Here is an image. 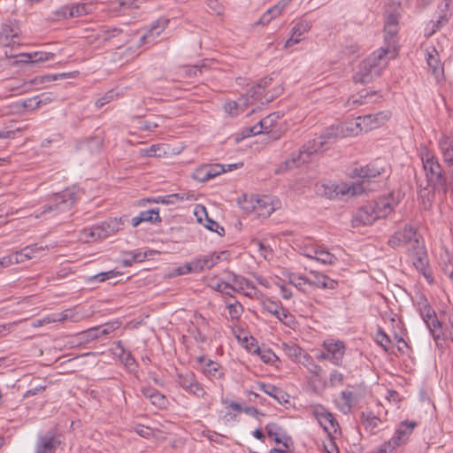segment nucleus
<instances>
[{
    "mask_svg": "<svg viewBox=\"0 0 453 453\" xmlns=\"http://www.w3.org/2000/svg\"><path fill=\"white\" fill-rule=\"evenodd\" d=\"M344 123L340 126H331L327 127L324 133L319 136V139H321L322 144L325 146L329 142V141L334 140L339 134L342 135H349L346 131V127H344Z\"/></svg>",
    "mask_w": 453,
    "mask_h": 453,
    "instance_id": "obj_32",
    "label": "nucleus"
},
{
    "mask_svg": "<svg viewBox=\"0 0 453 453\" xmlns=\"http://www.w3.org/2000/svg\"><path fill=\"white\" fill-rule=\"evenodd\" d=\"M420 158L428 184L435 192L445 196L451 182L448 181L437 157L424 146L420 149Z\"/></svg>",
    "mask_w": 453,
    "mask_h": 453,
    "instance_id": "obj_2",
    "label": "nucleus"
},
{
    "mask_svg": "<svg viewBox=\"0 0 453 453\" xmlns=\"http://www.w3.org/2000/svg\"><path fill=\"white\" fill-rule=\"evenodd\" d=\"M276 318L286 326H291L294 323V317L283 306L280 308Z\"/></svg>",
    "mask_w": 453,
    "mask_h": 453,
    "instance_id": "obj_57",
    "label": "nucleus"
},
{
    "mask_svg": "<svg viewBox=\"0 0 453 453\" xmlns=\"http://www.w3.org/2000/svg\"><path fill=\"white\" fill-rule=\"evenodd\" d=\"M398 31H399V15L389 13L385 19L384 24V40L385 44L392 48L398 49Z\"/></svg>",
    "mask_w": 453,
    "mask_h": 453,
    "instance_id": "obj_13",
    "label": "nucleus"
},
{
    "mask_svg": "<svg viewBox=\"0 0 453 453\" xmlns=\"http://www.w3.org/2000/svg\"><path fill=\"white\" fill-rule=\"evenodd\" d=\"M441 269L443 273L452 281L453 283V257L446 256V259L442 261Z\"/></svg>",
    "mask_w": 453,
    "mask_h": 453,
    "instance_id": "obj_51",
    "label": "nucleus"
},
{
    "mask_svg": "<svg viewBox=\"0 0 453 453\" xmlns=\"http://www.w3.org/2000/svg\"><path fill=\"white\" fill-rule=\"evenodd\" d=\"M151 403L158 408L165 407L166 403V399L164 395H162L158 390H156L154 395H152L151 398L150 399Z\"/></svg>",
    "mask_w": 453,
    "mask_h": 453,
    "instance_id": "obj_63",
    "label": "nucleus"
},
{
    "mask_svg": "<svg viewBox=\"0 0 453 453\" xmlns=\"http://www.w3.org/2000/svg\"><path fill=\"white\" fill-rule=\"evenodd\" d=\"M168 25V19H158L154 21L150 28L144 33L140 38L139 46L144 44H152L156 42V39L161 35Z\"/></svg>",
    "mask_w": 453,
    "mask_h": 453,
    "instance_id": "obj_22",
    "label": "nucleus"
},
{
    "mask_svg": "<svg viewBox=\"0 0 453 453\" xmlns=\"http://www.w3.org/2000/svg\"><path fill=\"white\" fill-rule=\"evenodd\" d=\"M272 81V79L263 80L260 81L259 83L256 88H253L250 89L246 95V96H243L239 99V103L235 101H229L226 102L224 105V109L226 112H228L230 115H236L237 114V109L238 106L242 104L243 106H246L248 104H253L252 101L250 100V98H254L255 100H260V96L265 92V87L268 85V83Z\"/></svg>",
    "mask_w": 453,
    "mask_h": 453,
    "instance_id": "obj_10",
    "label": "nucleus"
},
{
    "mask_svg": "<svg viewBox=\"0 0 453 453\" xmlns=\"http://www.w3.org/2000/svg\"><path fill=\"white\" fill-rule=\"evenodd\" d=\"M315 256H317V261L324 265H334L337 262V257L323 247H318Z\"/></svg>",
    "mask_w": 453,
    "mask_h": 453,
    "instance_id": "obj_39",
    "label": "nucleus"
},
{
    "mask_svg": "<svg viewBox=\"0 0 453 453\" xmlns=\"http://www.w3.org/2000/svg\"><path fill=\"white\" fill-rule=\"evenodd\" d=\"M313 415L328 435H332L333 433L337 432L339 427L338 422L333 414L327 411L325 408H316L313 411Z\"/></svg>",
    "mask_w": 453,
    "mask_h": 453,
    "instance_id": "obj_19",
    "label": "nucleus"
},
{
    "mask_svg": "<svg viewBox=\"0 0 453 453\" xmlns=\"http://www.w3.org/2000/svg\"><path fill=\"white\" fill-rule=\"evenodd\" d=\"M282 349L288 357L299 363L306 355V352L294 342L282 343Z\"/></svg>",
    "mask_w": 453,
    "mask_h": 453,
    "instance_id": "obj_34",
    "label": "nucleus"
},
{
    "mask_svg": "<svg viewBox=\"0 0 453 453\" xmlns=\"http://www.w3.org/2000/svg\"><path fill=\"white\" fill-rule=\"evenodd\" d=\"M279 115L276 112L267 115L258 122V125L250 127L246 130L245 136L258 134L261 133H269L276 126Z\"/></svg>",
    "mask_w": 453,
    "mask_h": 453,
    "instance_id": "obj_23",
    "label": "nucleus"
},
{
    "mask_svg": "<svg viewBox=\"0 0 453 453\" xmlns=\"http://www.w3.org/2000/svg\"><path fill=\"white\" fill-rule=\"evenodd\" d=\"M127 220V219L126 217L119 219L113 218L109 219L108 220L101 223L100 225H97L102 239H106L109 236L115 234L116 233L120 231L123 228L124 224Z\"/></svg>",
    "mask_w": 453,
    "mask_h": 453,
    "instance_id": "obj_24",
    "label": "nucleus"
},
{
    "mask_svg": "<svg viewBox=\"0 0 453 453\" xmlns=\"http://www.w3.org/2000/svg\"><path fill=\"white\" fill-rule=\"evenodd\" d=\"M175 381L188 394L203 400L200 409L204 411L211 409L214 398L207 392L205 387L198 381L193 372L185 371L177 372Z\"/></svg>",
    "mask_w": 453,
    "mask_h": 453,
    "instance_id": "obj_3",
    "label": "nucleus"
},
{
    "mask_svg": "<svg viewBox=\"0 0 453 453\" xmlns=\"http://www.w3.org/2000/svg\"><path fill=\"white\" fill-rule=\"evenodd\" d=\"M266 433L269 437L273 438L276 443H281L282 441L280 438L281 427L275 423H269L265 426Z\"/></svg>",
    "mask_w": 453,
    "mask_h": 453,
    "instance_id": "obj_47",
    "label": "nucleus"
},
{
    "mask_svg": "<svg viewBox=\"0 0 453 453\" xmlns=\"http://www.w3.org/2000/svg\"><path fill=\"white\" fill-rule=\"evenodd\" d=\"M198 364L203 365V373L210 379H219L223 376V372L219 364L212 361L206 360L204 357H198L196 358Z\"/></svg>",
    "mask_w": 453,
    "mask_h": 453,
    "instance_id": "obj_26",
    "label": "nucleus"
},
{
    "mask_svg": "<svg viewBox=\"0 0 453 453\" xmlns=\"http://www.w3.org/2000/svg\"><path fill=\"white\" fill-rule=\"evenodd\" d=\"M26 248L31 249L29 256H31L32 258L38 257L45 253V251L48 250L47 245H42L39 243H35L29 246H27Z\"/></svg>",
    "mask_w": 453,
    "mask_h": 453,
    "instance_id": "obj_55",
    "label": "nucleus"
},
{
    "mask_svg": "<svg viewBox=\"0 0 453 453\" xmlns=\"http://www.w3.org/2000/svg\"><path fill=\"white\" fill-rule=\"evenodd\" d=\"M374 214L377 219H385L391 214L398 204V201L389 195L387 196L380 197L371 202Z\"/></svg>",
    "mask_w": 453,
    "mask_h": 453,
    "instance_id": "obj_14",
    "label": "nucleus"
},
{
    "mask_svg": "<svg viewBox=\"0 0 453 453\" xmlns=\"http://www.w3.org/2000/svg\"><path fill=\"white\" fill-rule=\"evenodd\" d=\"M419 313L435 339L440 338V334L437 331L441 329V325L438 320L434 311L428 303L427 300L421 296L420 300L417 303Z\"/></svg>",
    "mask_w": 453,
    "mask_h": 453,
    "instance_id": "obj_11",
    "label": "nucleus"
},
{
    "mask_svg": "<svg viewBox=\"0 0 453 453\" xmlns=\"http://www.w3.org/2000/svg\"><path fill=\"white\" fill-rule=\"evenodd\" d=\"M225 303L231 319L238 320L244 311L242 304L234 297H232V299H226Z\"/></svg>",
    "mask_w": 453,
    "mask_h": 453,
    "instance_id": "obj_36",
    "label": "nucleus"
},
{
    "mask_svg": "<svg viewBox=\"0 0 453 453\" xmlns=\"http://www.w3.org/2000/svg\"><path fill=\"white\" fill-rule=\"evenodd\" d=\"M386 172V165L384 162L376 160L365 166L356 167L355 175L363 180H371L375 179Z\"/></svg>",
    "mask_w": 453,
    "mask_h": 453,
    "instance_id": "obj_16",
    "label": "nucleus"
},
{
    "mask_svg": "<svg viewBox=\"0 0 453 453\" xmlns=\"http://www.w3.org/2000/svg\"><path fill=\"white\" fill-rule=\"evenodd\" d=\"M132 4V0H112L109 4V11L114 14H119L126 9H129Z\"/></svg>",
    "mask_w": 453,
    "mask_h": 453,
    "instance_id": "obj_40",
    "label": "nucleus"
},
{
    "mask_svg": "<svg viewBox=\"0 0 453 453\" xmlns=\"http://www.w3.org/2000/svg\"><path fill=\"white\" fill-rule=\"evenodd\" d=\"M157 119H161V118H155L151 119H144L140 122L139 128L142 131H154L157 127H159L158 122Z\"/></svg>",
    "mask_w": 453,
    "mask_h": 453,
    "instance_id": "obj_54",
    "label": "nucleus"
},
{
    "mask_svg": "<svg viewBox=\"0 0 453 453\" xmlns=\"http://www.w3.org/2000/svg\"><path fill=\"white\" fill-rule=\"evenodd\" d=\"M357 399L356 394L352 391L344 390L341 393L339 398V409L344 413L348 414L351 411V409L357 404Z\"/></svg>",
    "mask_w": 453,
    "mask_h": 453,
    "instance_id": "obj_31",
    "label": "nucleus"
},
{
    "mask_svg": "<svg viewBox=\"0 0 453 453\" xmlns=\"http://www.w3.org/2000/svg\"><path fill=\"white\" fill-rule=\"evenodd\" d=\"M438 146L443 162L449 168L450 182L453 183V141L449 136L442 134L438 141Z\"/></svg>",
    "mask_w": 453,
    "mask_h": 453,
    "instance_id": "obj_18",
    "label": "nucleus"
},
{
    "mask_svg": "<svg viewBox=\"0 0 453 453\" xmlns=\"http://www.w3.org/2000/svg\"><path fill=\"white\" fill-rule=\"evenodd\" d=\"M311 28V21L304 19L297 20L291 29V36L287 40L285 48L292 47L295 44L300 42L304 38L305 34L308 33Z\"/></svg>",
    "mask_w": 453,
    "mask_h": 453,
    "instance_id": "obj_20",
    "label": "nucleus"
},
{
    "mask_svg": "<svg viewBox=\"0 0 453 453\" xmlns=\"http://www.w3.org/2000/svg\"><path fill=\"white\" fill-rule=\"evenodd\" d=\"M416 426L417 424L414 421H403L395 431L407 441Z\"/></svg>",
    "mask_w": 453,
    "mask_h": 453,
    "instance_id": "obj_44",
    "label": "nucleus"
},
{
    "mask_svg": "<svg viewBox=\"0 0 453 453\" xmlns=\"http://www.w3.org/2000/svg\"><path fill=\"white\" fill-rule=\"evenodd\" d=\"M215 290L222 293L226 296H227V299H232L234 297L231 294V291H233V283L229 284L225 281H221L217 283V285L214 287Z\"/></svg>",
    "mask_w": 453,
    "mask_h": 453,
    "instance_id": "obj_56",
    "label": "nucleus"
},
{
    "mask_svg": "<svg viewBox=\"0 0 453 453\" xmlns=\"http://www.w3.org/2000/svg\"><path fill=\"white\" fill-rule=\"evenodd\" d=\"M310 279L303 276L290 275L289 283L294 285L300 291L305 292V286L309 285Z\"/></svg>",
    "mask_w": 453,
    "mask_h": 453,
    "instance_id": "obj_48",
    "label": "nucleus"
},
{
    "mask_svg": "<svg viewBox=\"0 0 453 453\" xmlns=\"http://www.w3.org/2000/svg\"><path fill=\"white\" fill-rule=\"evenodd\" d=\"M377 220L371 202L362 206L353 219L354 226L372 225Z\"/></svg>",
    "mask_w": 453,
    "mask_h": 453,
    "instance_id": "obj_25",
    "label": "nucleus"
},
{
    "mask_svg": "<svg viewBox=\"0 0 453 453\" xmlns=\"http://www.w3.org/2000/svg\"><path fill=\"white\" fill-rule=\"evenodd\" d=\"M29 58L34 63L51 61L54 60L55 54L51 52H35L29 54Z\"/></svg>",
    "mask_w": 453,
    "mask_h": 453,
    "instance_id": "obj_49",
    "label": "nucleus"
},
{
    "mask_svg": "<svg viewBox=\"0 0 453 453\" xmlns=\"http://www.w3.org/2000/svg\"><path fill=\"white\" fill-rule=\"evenodd\" d=\"M408 254L411 257L412 264L416 269L424 275L429 283H432L433 277L431 272L427 268L428 260L424 242L408 252Z\"/></svg>",
    "mask_w": 453,
    "mask_h": 453,
    "instance_id": "obj_12",
    "label": "nucleus"
},
{
    "mask_svg": "<svg viewBox=\"0 0 453 453\" xmlns=\"http://www.w3.org/2000/svg\"><path fill=\"white\" fill-rule=\"evenodd\" d=\"M209 174L210 173H208V165H203L202 167L197 168L194 172L193 178L200 182H204L211 180Z\"/></svg>",
    "mask_w": 453,
    "mask_h": 453,
    "instance_id": "obj_53",
    "label": "nucleus"
},
{
    "mask_svg": "<svg viewBox=\"0 0 453 453\" xmlns=\"http://www.w3.org/2000/svg\"><path fill=\"white\" fill-rule=\"evenodd\" d=\"M31 249L23 248L20 250L15 251L9 255L10 258H12V265L24 263L31 259V256H29Z\"/></svg>",
    "mask_w": 453,
    "mask_h": 453,
    "instance_id": "obj_43",
    "label": "nucleus"
},
{
    "mask_svg": "<svg viewBox=\"0 0 453 453\" xmlns=\"http://www.w3.org/2000/svg\"><path fill=\"white\" fill-rule=\"evenodd\" d=\"M233 291L244 295L250 298L260 299L262 293L244 277L234 275L233 278Z\"/></svg>",
    "mask_w": 453,
    "mask_h": 453,
    "instance_id": "obj_17",
    "label": "nucleus"
},
{
    "mask_svg": "<svg viewBox=\"0 0 453 453\" xmlns=\"http://www.w3.org/2000/svg\"><path fill=\"white\" fill-rule=\"evenodd\" d=\"M322 140L314 138L305 143L298 151L293 152L289 158L285 160L276 170L277 173H285L303 164L308 163L312 155L324 150Z\"/></svg>",
    "mask_w": 453,
    "mask_h": 453,
    "instance_id": "obj_4",
    "label": "nucleus"
},
{
    "mask_svg": "<svg viewBox=\"0 0 453 453\" xmlns=\"http://www.w3.org/2000/svg\"><path fill=\"white\" fill-rule=\"evenodd\" d=\"M60 440L53 434L40 435L37 438L34 453H56Z\"/></svg>",
    "mask_w": 453,
    "mask_h": 453,
    "instance_id": "obj_21",
    "label": "nucleus"
},
{
    "mask_svg": "<svg viewBox=\"0 0 453 453\" xmlns=\"http://www.w3.org/2000/svg\"><path fill=\"white\" fill-rule=\"evenodd\" d=\"M280 202L272 196H263L257 197H251L247 204H242V207L248 212H253L258 217H269L278 207Z\"/></svg>",
    "mask_w": 453,
    "mask_h": 453,
    "instance_id": "obj_8",
    "label": "nucleus"
},
{
    "mask_svg": "<svg viewBox=\"0 0 453 453\" xmlns=\"http://www.w3.org/2000/svg\"><path fill=\"white\" fill-rule=\"evenodd\" d=\"M300 363L315 376H319L322 372V368L314 362L313 358L308 353H306Z\"/></svg>",
    "mask_w": 453,
    "mask_h": 453,
    "instance_id": "obj_41",
    "label": "nucleus"
},
{
    "mask_svg": "<svg viewBox=\"0 0 453 453\" xmlns=\"http://www.w3.org/2000/svg\"><path fill=\"white\" fill-rule=\"evenodd\" d=\"M182 199H183V197L180 196V194H172L169 196H158L157 198L153 199V202L157 203H164V204H169V203H173L176 201L182 200Z\"/></svg>",
    "mask_w": 453,
    "mask_h": 453,
    "instance_id": "obj_59",
    "label": "nucleus"
},
{
    "mask_svg": "<svg viewBox=\"0 0 453 453\" xmlns=\"http://www.w3.org/2000/svg\"><path fill=\"white\" fill-rule=\"evenodd\" d=\"M312 278L310 279L309 285L322 289H334L338 286V281L330 279L328 276L319 273H311Z\"/></svg>",
    "mask_w": 453,
    "mask_h": 453,
    "instance_id": "obj_29",
    "label": "nucleus"
},
{
    "mask_svg": "<svg viewBox=\"0 0 453 453\" xmlns=\"http://www.w3.org/2000/svg\"><path fill=\"white\" fill-rule=\"evenodd\" d=\"M346 346L340 340H325L322 343V350L318 355L320 360H328L337 366L342 365L343 357L345 355Z\"/></svg>",
    "mask_w": 453,
    "mask_h": 453,
    "instance_id": "obj_9",
    "label": "nucleus"
},
{
    "mask_svg": "<svg viewBox=\"0 0 453 453\" xmlns=\"http://www.w3.org/2000/svg\"><path fill=\"white\" fill-rule=\"evenodd\" d=\"M263 308L269 313L277 317L279 315V311L282 307L280 302L273 301L270 298H265L262 302Z\"/></svg>",
    "mask_w": 453,
    "mask_h": 453,
    "instance_id": "obj_46",
    "label": "nucleus"
},
{
    "mask_svg": "<svg viewBox=\"0 0 453 453\" xmlns=\"http://www.w3.org/2000/svg\"><path fill=\"white\" fill-rule=\"evenodd\" d=\"M376 342L380 344L385 351H388L391 344L389 337L381 330L378 331L376 334Z\"/></svg>",
    "mask_w": 453,
    "mask_h": 453,
    "instance_id": "obj_58",
    "label": "nucleus"
},
{
    "mask_svg": "<svg viewBox=\"0 0 453 453\" xmlns=\"http://www.w3.org/2000/svg\"><path fill=\"white\" fill-rule=\"evenodd\" d=\"M123 33V30L119 27H101L96 35V40L101 41L102 42H107L113 38L118 37Z\"/></svg>",
    "mask_w": 453,
    "mask_h": 453,
    "instance_id": "obj_35",
    "label": "nucleus"
},
{
    "mask_svg": "<svg viewBox=\"0 0 453 453\" xmlns=\"http://www.w3.org/2000/svg\"><path fill=\"white\" fill-rule=\"evenodd\" d=\"M76 201L77 191L75 188H66L54 195L50 204L45 207L42 213H52L56 216L63 212H70Z\"/></svg>",
    "mask_w": 453,
    "mask_h": 453,
    "instance_id": "obj_7",
    "label": "nucleus"
},
{
    "mask_svg": "<svg viewBox=\"0 0 453 453\" xmlns=\"http://www.w3.org/2000/svg\"><path fill=\"white\" fill-rule=\"evenodd\" d=\"M291 1L292 0H280L261 16L259 23L263 26L268 25L273 19L281 15L282 12Z\"/></svg>",
    "mask_w": 453,
    "mask_h": 453,
    "instance_id": "obj_28",
    "label": "nucleus"
},
{
    "mask_svg": "<svg viewBox=\"0 0 453 453\" xmlns=\"http://www.w3.org/2000/svg\"><path fill=\"white\" fill-rule=\"evenodd\" d=\"M139 215L141 216L142 222H150V223L161 222V218L159 216V210L157 208L141 211Z\"/></svg>",
    "mask_w": 453,
    "mask_h": 453,
    "instance_id": "obj_45",
    "label": "nucleus"
},
{
    "mask_svg": "<svg viewBox=\"0 0 453 453\" xmlns=\"http://www.w3.org/2000/svg\"><path fill=\"white\" fill-rule=\"evenodd\" d=\"M91 4H73L61 6L54 13L55 19H65L73 17H81L88 12Z\"/></svg>",
    "mask_w": 453,
    "mask_h": 453,
    "instance_id": "obj_15",
    "label": "nucleus"
},
{
    "mask_svg": "<svg viewBox=\"0 0 453 453\" xmlns=\"http://www.w3.org/2000/svg\"><path fill=\"white\" fill-rule=\"evenodd\" d=\"M441 327L437 333L440 334V337L449 338L453 342V313L445 315L442 322H441Z\"/></svg>",
    "mask_w": 453,
    "mask_h": 453,
    "instance_id": "obj_37",
    "label": "nucleus"
},
{
    "mask_svg": "<svg viewBox=\"0 0 453 453\" xmlns=\"http://www.w3.org/2000/svg\"><path fill=\"white\" fill-rule=\"evenodd\" d=\"M426 59L435 78L439 80L441 77H442L443 65L439 58V53L435 48L432 47L430 50H426Z\"/></svg>",
    "mask_w": 453,
    "mask_h": 453,
    "instance_id": "obj_27",
    "label": "nucleus"
},
{
    "mask_svg": "<svg viewBox=\"0 0 453 453\" xmlns=\"http://www.w3.org/2000/svg\"><path fill=\"white\" fill-rule=\"evenodd\" d=\"M207 65L203 62L201 65H195L192 66H186L185 71L188 77L196 76L202 74L204 70H207Z\"/></svg>",
    "mask_w": 453,
    "mask_h": 453,
    "instance_id": "obj_52",
    "label": "nucleus"
},
{
    "mask_svg": "<svg viewBox=\"0 0 453 453\" xmlns=\"http://www.w3.org/2000/svg\"><path fill=\"white\" fill-rule=\"evenodd\" d=\"M376 95L375 91L361 92L357 95L350 96L345 103V106L349 109H356L358 106L364 105L368 103V99Z\"/></svg>",
    "mask_w": 453,
    "mask_h": 453,
    "instance_id": "obj_33",
    "label": "nucleus"
},
{
    "mask_svg": "<svg viewBox=\"0 0 453 453\" xmlns=\"http://www.w3.org/2000/svg\"><path fill=\"white\" fill-rule=\"evenodd\" d=\"M65 320H70L73 322H77L79 320L78 313L75 311L74 309L65 310L57 315H54V318L52 319V321L54 322H61Z\"/></svg>",
    "mask_w": 453,
    "mask_h": 453,
    "instance_id": "obj_42",
    "label": "nucleus"
},
{
    "mask_svg": "<svg viewBox=\"0 0 453 453\" xmlns=\"http://www.w3.org/2000/svg\"><path fill=\"white\" fill-rule=\"evenodd\" d=\"M254 243L257 245V247L258 248V250L260 252V255L265 259H268L269 257L272 256L273 250L269 245H266L265 243H264L262 241H259V240L254 241Z\"/></svg>",
    "mask_w": 453,
    "mask_h": 453,
    "instance_id": "obj_62",
    "label": "nucleus"
},
{
    "mask_svg": "<svg viewBox=\"0 0 453 453\" xmlns=\"http://www.w3.org/2000/svg\"><path fill=\"white\" fill-rule=\"evenodd\" d=\"M119 326V322L106 323L100 326H97V330L100 337L104 335H107L116 330Z\"/></svg>",
    "mask_w": 453,
    "mask_h": 453,
    "instance_id": "obj_60",
    "label": "nucleus"
},
{
    "mask_svg": "<svg viewBox=\"0 0 453 453\" xmlns=\"http://www.w3.org/2000/svg\"><path fill=\"white\" fill-rule=\"evenodd\" d=\"M0 35H1V36L5 37L4 44H6V45L10 44L12 42H15V41H13V39L18 36L17 32H14V30L12 28V27L7 24L4 25L2 27Z\"/></svg>",
    "mask_w": 453,
    "mask_h": 453,
    "instance_id": "obj_50",
    "label": "nucleus"
},
{
    "mask_svg": "<svg viewBox=\"0 0 453 453\" xmlns=\"http://www.w3.org/2000/svg\"><path fill=\"white\" fill-rule=\"evenodd\" d=\"M390 118L389 111H379L374 114L358 116L355 121L344 123V127L349 135H358L383 126Z\"/></svg>",
    "mask_w": 453,
    "mask_h": 453,
    "instance_id": "obj_5",
    "label": "nucleus"
},
{
    "mask_svg": "<svg viewBox=\"0 0 453 453\" xmlns=\"http://www.w3.org/2000/svg\"><path fill=\"white\" fill-rule=\"evenodd\" d=\"M343 374L338 371H333L329 376V383L333 387L342 385L343 383Z\"/></svg>",
    "mask_w": 453,
    "mask_h": 453,
    "instance_id": "obj_64",
    "label": "nucleus"
},
{
    "mask_svg": "<svg viewBox=\"0 0 453 453\" xmlns=\"http://www.w3.org/2000/svg\"><path fill=\"white\" fill-rule=\"evenodd\" d=\"M257 388L266 395L277 400L280 403L288 402V395L274 385L258 382Z\"/></svg>",
    "mask_w": 453,
    "mask_h": 453,
    "instance_id": "obj_30",
    "label": "nucleus"
},
{
    "mask_svg": "<svg viewBox=\"0 0 453 453\" xmlns=\"http://www.w3.org/2000/svg\"><path fill=\"white\" fill-rule=\"evenodd\" d=\"M396 55L397 50L388 45L373 51L362 62L359 72L354 75V81L362 84L370 82L380 75L389 59L395 58Z\"/></svg>",
    "mask_w": 453,
    "mask_h": 453,
    "instance_id": "obj_1",
    "label": "nucleus"
},
{
    "mask_svg": "<svg viewBox=\"0 0 453 453\" xmlns=\"http://www.w3.org/2000/svg\"><path fill=\"white\" fill-rule=\"evenodd\" d=\"M80 240L84 242L103 240L100 234L98 226L96 225L91 227H86L82 229L80 234Z\"/></svg>",
    "mask_w": 453,
    "mask_h": 453,
    "instance_id": "obj_38",
    "label": "nucleus"
},
{
    "mask_svg": "<svg viewBox=\"0 0 453 453\" xmlns=\"http://www.w3.org/2000/svg\"><path fill=\"white\" fill-rule=\"evenodd\" d=\"M423 243V239L418 234L416 227L406 224L403 229L396 231L390 236L388 244L395 249L403 247L408 252Z\"/></svg>",
    "mask_w": 453,
    "mask_h": 453,
    "instance_id": "obj_6",
    "label": "nucleus"
},
{
    "mask_svg": "<svg viewBox=\"0 0 453 453\" xmlns=\"http://www.w3.org/2000/svg\"><path fill=\"white\" fill-rule=\"evenodd\" d=\"M405 442V439L402 438V436L395 432L393 437L384 443L387 444V447H390L395 450L397 447L404 444Z\"/></svg>",
    "mask_w": 453,
    "mask_h": 453,
    "instance_id": "obj_61",
    "label": "nucleus"
}]
</instances>
